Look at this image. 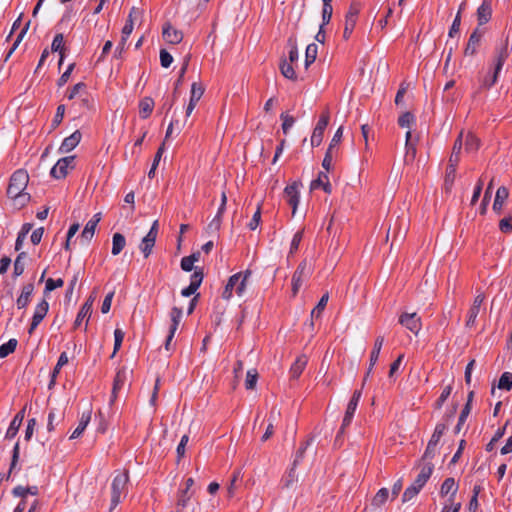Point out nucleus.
I'll return each mask as SVG.
<instances>
[{
  "label": "nucleus",
  "instance_id": "473e14b6",
  "mask_svg": "<svg viewBox=\"0 0 512 512\" xmlns=\"http://www.w3.org/2000/svg\"><path fill=\"white\" fill-rule=\"evenodd\" d=\"M456 167V164L448 163L444 179V189L446 192H450L453 187L456 178Z\"/></svg>",
  "mask_w": 512,
  "mask_h": 512
},
{
  "label": "nucleus",
  "instance_id": "a878e982",
  "mask_svg": "<svg viewBox=\"0 0 512 512\" xmlns=\"http://www.w3.org/2000/svg\"><path fill=\"white\" fill-rule=\"evenodd\" d=\"M308 363V358L305 355H301L297 357L290 368V376L292 379H298L302 372L304 371L306 365Z\"/></svg>",
  "mask_w": 512,
  "mask_h": 512
},
{
  "label": "nucleus",
  "instance_id": "37998d69",
  "mask_svg": "<svg viewBox=\"0 0 512 512\" xmlns=\"http://www.w3.org/2000/svg\"><path fill=\"white\" fill-rule=\"evenodd\" d=\"M63 285H64V281L61 278H58V279L48 278L46 280L45 288L43 291L44 297L45 298L48 297V295L50 294L51 291H53L57 288H60Z\"/></svg>",
  "mask_w": 512,
  "mask_h": 512
},
{
  "label": "nucleus",
  "instance_id": "0e129e2a",
  "mask_svg": "<svg viewBox=\"0 0 512 512\" xmlns=\"http://www.w3.org/2000/svg\"><path fill=\"white\" fill-rule=\"evenodd\" d=\"M261 221V206L258 205L255 213L253 214L250 222L248 223V227L250 230H255Z\"/></svg>",
  "mask_w": 512,
  "mask_h": 512
},
{
  "label": "nucleus",
  "instance_id": "39448f33",
  "mask_svg": "<svg viewBox=\"0 0 512 512\" xmlns=\"http://www.w3.org/2000/svg\"><path fill=\"white\" fill-rule=\"evenodd\" d=\"M398 322L415 335H418L422 328L421 318L418 316L416 312L402 313L399 316Z\"/></svg>",
  "mask_w": 512,
  "mask_h": 512
},
{
  "label": "nucleus",
  "instance_id": "052dcab7",
  "mask_svg": "<svg viewBox=\"0 0 512 512\" xmlns=\"http://www.w3.org/2000/svg\"><path fill=\"white\" fill-rule=\"evenodd\" d=\"M280 118L282 120V130L284 134H287L289 129L294 125L295 119L293 116H290L287 113H282Z\"/></svg>",
  "mask_w": 512,
  "mask_h": 512
},
{
  "label": "nucleus",
  "instance_id": "f257e3e1",
  "mask_svg": "<svg viewBox=\"0 0 512 512\" xmlns=\"http://www.w3.org/2000/svg\"><path fill=\"white\" fill-rule=\"evenodd\" d=\"M29 182V175L23 169L16 170L10 177L7 196L13 200L16 208L24 207L30 201V194L25 192Z\"/></svg>",
  "mask_w": 512,
  "mask_h": 512
},
{
  "label": "nucleus",
  "instance_id": "79ce46f5",
  "mask_svg": "<svg viewBox=\"0 0 512 512\" xmlns=\"http://www.w3.org/2000/svg\"><path fill=\"white\" fill-rule=\"evenodd\" d=\"M318 46L311 43L307 46L305 51V67L308 68L317 58Z\"/></svg>",
  "mask_w": 512,
  "mask_h": 512
},
{
  "label": "nucleus",
  "instance_id": "c03bdc74",
  "mask_svg": "<svg viewBox=\"0 0 512 512\" xmlns=\"http://www.w3.org/2000/svg\"><path fill=\"white\" fill-rule=\"evenodd\" d=\"M192 494L187 492V490L179 491L177 503H176V512H183L184 508L187 506L188 502L191 499Z\"/></svg>",
  "mask_w": 512,
  "mask_h": 512
},
{
  "label": "nucleus",
  "instance_id": "f03ea898",
  "mask_svg": "<svg viewBox=\"0 0 512 512\" xmlns=\"http://www.w3.org/2000/svg\"><path fill=\"white\" fill-rule=\"evenodd\" d=\"M251 274V270L248 269L245 272H238L230 276L222 292V298L225 300L231 299L233 296V292H235V294L238 297L244 296L247 281L250 278Z\"/></svg>",
  "mask_w": 512,
  "mask_h": 512
},
{
  "label": "nucleus",
  "instance_id": "f8f14e48",
  "mask_svg": "<svg viewBox=\"0 0 512 512\" xmlns=\"http://www.w3.org/2000/svg\"><path fill=\"white\" fill-rule=\"evenodd\" d=\"M483 35H484V30H481L480 28H476L470 34L466 48L464 50L465 56L476 55L478 48L480 47Z\"/></svg>",
  "mask_w": 512,
  "mask_h": 512
},
{
  "label": "nucleus",
  "instance_id": "13d9d810",
  "mask_svg": "<svg viewBox=\"0 0 512 512\" xmlns=\"http://www.w3.org/2000/svg\"><path fill=\"white\" fill-rule=\"evenodd\" d=\"M51 50L53 52H64V36L61 33L55 35L52 44Z\"/></svg>",
  "mask_w": 512,
  "mask_h": 512
},
{
  "label": "nucleus",
  "instance_id": "dca6fc26",
  "mask_svg": "<svg viewBox=\"0 0 512 512\" xmlns=\"http://www.w3.org/2000/svg\"><path fill=\"white\" fill-rule=\"evenodd\" d=\"M284 198L292 208V215H295L299 204V189L296 183L286 186L284 189Z\"/></svg>",
  "mask_w": 512,
  "mask_h": 512
},
{
  "label": "nucleus",
  "instance_id": "0eeeda50",
  "mask_svg": "<svg viewBox=\"0 0 512 512\" xmlns=\"http://www.w3.org/2000/svg\"><path fill=\"white\" fill-rule=\"evenodd\" d=\"M431 457V452L429 450H426L422 459L419 461L417 467L420 468V472L416 477V480H418L419 483L426 484L429 478L431 477L434 465L427 461L428 458Z\"/></svg>",
  "mask_w": 512,
  "mask_h": 512
},
{
  "label": "nucleus",
  "instance_id": "c756f323",
  "mask_svg": "<svg viewBox=\"0 0 512 512\" xmlns=\"http://www.w3.org/2000/svg\"><path fill=\"white\" fill-rule=\"evenodd\" d=\"M383 343H384V337L383 336H378L376 338V340H375L373 349H372L371 354H370V363H369V368H368V371H367V375H369L371 373L374 365L378 361L379 354H380V351L382 349Z\"/></svg>",
  "mask_w": 512,
  "mask_h": 512
},
{
  "label": "nucleus",
  "instance_id": "e433bc0d",
  "mask_svg": "<svg viewBox=\"0 0 512 512\" xmlns=\"http://www.w3.org/2000/svg\"><path fill=\"white\" fill-rule=\"evenodd\" d=\"M463 146V133L461 132L455 140L452 153L449 158V163L458 165L460 161V153Z\"/></svg>",
  "mask_w": 512,
  "mask_h": 512
},
{
  "label": "nucleus",
  "instance_id": "2f4dec72",
  "mask_svg": "<svg viewBox=\"0 0 512 512\" xmlns=\"http://www.w3.org/2000/svg\"><path fill=\"white\" fill-rule=\"evenodd\" d=\"M509 191L506 187L501 186L497 189L494 203H493V210L497 213H499L502 209V206L506 199L508 198Z\"/></svg>",
  "mask_w": 512,
  "mask_h": 512
},
{
  "label": "nucleus",
  "instance_id": "423d86ee",
  "mask_svg": "<svg viewBox=\"0 0 512 512\" xmlns=\"http://www.w3.org/2000/svg\"><path fill=\"white\" fill-rule=\"evenodd\" d=\"M329 120V112H324L321 114L311 136V145L313 147H317L322 143L324 131L329 124Z\"/></svg>",
  "mask_w": 512,
  "mask_h": 512
},
{
  "label": "nucleus",
  "instance_id": "4be33fe9",
  "mask_svg": "<svg viewBox=\"0 0 512 512\" xmlns=\"http://www.w3.org/2000/svg\"><path fill=\"white\" fill-rule=\"evenodd\" d=\"M492 16L491 0H484L477 9V21L479 26L489 22Z\"/></svg>",
  "mask_w": 512,
  "mask_h": 512
},
{
  "label": "nucleus",
  "instance_id": "20e7f679",
  "mask_svg": "<svg viewBox=\"0 0 512 512\" xmlns=\"http://www.w3.org/2000/svg\"><path fill=\"white\" fill-rule=\"evenodd\" d=\"M129 480L128 471H124L123 473L117 474L111 485V504L113 507L117 506L121 497L125 492L127 483Z\"/></svg>",
  "mask_w": 512,
  "mask_h": 512
},
{
  "label": "nucleus",
  "instance_id": "338daca9",
  "mask_svg": "<svg viewBox=\"0 0 512 512\" xmlns=\"http://www.w3.org/2000/svg\"><path fill=\"white\" fill-rule=\"evenodd\" d=\"M36 425H37V421L35 418H31L28 420L27 426L25 429V435H24V439L26 441H29L32 438Z\"/></svg>",
  "mask_w": 512,
  "mask_h": 512
},
{
  "label": "nucleus",
  "instance_id": "5fc2aeb1",
  "mask_svg": "<svg viewBox=\"0 0 512 512\" xmlns=\"http://www.w3.org/2000/svg\"><path fill=\"white\" fill-rule=\"evenodd\" d=\"M125 333L122 331V329L116 328L114 330V349L111 357H114L115 354L120 349L123 339H124Z\"/></svg>",
  "mask_w": 512,
  "mask_h": 512
},
{
  "label": "nucleus",
  "instance_id": "49530a36",
  "mask_svg": "<svg viewBox=\"0 0 512 512\" xmlns=\"http://www.w3.org/2000/svg\"><path fill=\"white\" fill-rule=\"evenodd\" d=\"M17 340L12 338L8 342L0 346V358H5L9 354L13 353L17 347Z\"/></svg>",
  "mask_w": 512,
  "mask_h": 512
},
{
  "label": "nucleus",
  "instance_id": "bf43d9fd",
  "mask_svg": "<svg viewBox=\"0 0 512 512\" xmlns=\"http://www.w3.org/2000/svg\"><path fill=\"white\" fill-rule=\"evenodd\" d=\"M303 234H304V229H301L294 234L292 241H291L289 254H294L298 250L299 245L303 239Z\"/></svg>",
  "mask_w": 512,
  "mask_h": 512
},
{
  "label": "nucleus",
  "instance_id": "a18cd8bd",
  "mask_svg": "<svg viewBox=\"0 0 512 512\" xmlns=\"http://www.w3.org/2000/svg\"><path fill=\"white\" fill-rule=\"evenodd\" d=\"M389 491L387 488H381L378 490L374 498L372 499V506L381 507L388 499Z\"/></svg>",
  "mask_w": 512,
  "mask_h": 512
},
{
  "label": "nucleus",
  "instance_id": "ddd939ff",
  "mask_svg": "<svg viewBox=\"0 0 512 512\" xmlns=\"http://www.w3.org/2000/svg\"><path fill=\"white\" fill-rule=\"evenodd\" d=\"M360 398H361V391H359V390L354 391V393L347 405V409H346V412H345V415H344V418L342 421V426H341L342 431L344 430L345 427L350 425L352 418L355 414V411L357 409L358 403L360 401Z\"/></svg>",
  "mask_w": 512,
  "mask_h": 512
},
{
  "label": "nucleus",
  "instance_id": "69168bd1",
  "mask_svg": "<svg viewBox=\"0 0 512 512\" xmlns=\"http://www.w3.org/2000/svg\"><path fill=\"white\" fill-rule=\"evenodd\" d=\"M172 62H173L172 55L167 50L161 49L160 50V63H161V66L164 67V68H168V67H170Z\"/></svg>",
  "mask_w": 512,
  "mask_h": 512
},
{
  "label": "nucleus",
  "instance_id": "de8ad7c7",
  "mask_svg": "<svg viewBox=\"0 0 512 512\" xmlns=\"http://www.w3.org/2000/svg\"><path fill=\"white\" fill-rule=\"evenodd\" d=\"M280 70H281L282 75L285 78L290 79V80L297 79V75L294 71L292 64L288 63L286 60H283L282 63L280 64Z\"/></svg>",
  "mask_w": 512,
  "mask_h": 512
},
{
  "label": "nucleus",
  "instance_id": "774afa93",
  "mask_svg": "<svg viewBox=\"0 0 512 512\" xmlns=\"http://www.w3.org/2000/svg\"><path fill=\"white\" fill-rule=\"evenodd\" d=\"M222 224V218L214 216V218L210 221V223L207 225V232L208 233H216L221 228Z\"/></svg>",
  "mask_w": 512,
  "mask_h": 512
},
{
  "label": "nucleus",
  "instance_id": "8fccbe9b",
  "mask_svg": "<svg viewBox=\"0 0 512 512\" xmlns=\"http://www.w3.org/2000/svg\"><path fill=\"white\" fill-rule=\"evenodd\" d=\"M328 299H329V295L328 293L324 294L321 299L319 300L318 304L316 305V307L311 311V318H319L323 312V310L325 309L326 305H327V302H328Z\"/></svg>",
  "mask_w": 512,
  "mask_h": 512
},
{
  "label": "nucleus",
  "instance_id": "bb28decb",
  "mask_svg": "<svg viewBox=\"0 0 512 512\" xmlns=\"http://www.w3.org/2000/svg\"><path fill=\"white\" fill-rule=\"evenodd\" d=\"M458 490V485L454 478L448 477L444 480V482L441 485L440 493L442 496H445L447 494H451L449 501L453 502L454 496L456 495Z\"/></svg>",
  "mask_w": 512,
  "mask_h": 512
},
{
  "label": "nucleus",
  "instance_id": "6ab92c4d",
  "mask_svg": "<svg viewBox=\"0 0 512 512\" xmlns=\"http://www.w3.org/2000/svg\"><path fill=\"white\" fill-rule=\"evenodd\" d=\"M163 38L170 44H178L183 40V32L176 29L170 23H166L162 30Z\"/></svg>",
  "mask_w": 512,
  "mask_h": 512
},
{
  "label": "nucleus",
  "instance_id": "4c0bfd02",
  "mask_svg": "<svg viewBox=\"0 0 512 512\" xmlns=\"http://www.w3.org/2000/svg\"><path fill=\"white\" fill-rule=\"evenodd\" d=\"M126 245V239L121 233H114L112 237V255L116 256L122 252Z\"/></svg>",
  "mask_w": 512,
  "mask_h": 512
},
{
  "label": "nucleus",
  "instance_id": "72a5a7b5",
  "mask_svg": "<svg viewBox=\"0 0 512 512\" xmlns=\"http://www.w3.org/2000/svg\"><path fill=\"white\" fill-rule=\"evenodd\" d=\"M280 417V412L276 411V409H272L268 418V425L266 427L265 433L262 436V441H266L269 439L274 433V424Z\"/></svg>",
  "mask_w": 512,
  "mask_h": 512
},
{
  "label": "nucleus",
  "instance_id": "9b49d317",
  "mask_svg": "<svg viewBox=\"0 0 512 512\" xmlns=\"http://www.w3.org/2000/svg\"><path fill=\"white\" fill-rule=\"evenodd\" d=\"M74 159V156H68L59 159L50 171L51 176L55 179L65 178L68 174V168L72 167Z\"/></svg>",
  "mask_w": 512,
  "mask_h": 512
},
{
  "label": "nucleus",
  "instance_id": "aec40b11",
  "mask_svg": "<svg viewBox=\"0 0 512 512\" xmlns=\"http://www.w3.org/2000/svg\"><path fill=\"white\" fill-rule=\"evenodd\" d=\"M25 411H26V407L22 408L12 419V421L7 429V432H6L7 439L14 438L16 436V434L18 433L19 428H20V426L24 420V417H25Z\"/></svg>",
  "mask_w": 512,
  "mask_h": 512
},
{
  "label": "nucleus",
  "instance_id": "680f3d73",
  "mask_svg": "<svg viewBox=\"0 0 512 512\" xmlns=\"http://www.w3.org/2000/svg\"><path fill=\"white\" fill-rule=\"evenodd\" d=\"M332 13H333V7H332L331 3L323 4L321 25H327L330 22Z\"/></svg>",
  "mask_w": 512,
  "mask_h": 512
},
{
  "label": "nucleus",
  "instance_id": "4d7b16f0",
  "mask_svg": "<svg viewBox=\"0 0 512 512\" xmlns=\"http://www.w3.org/2000/svg\"><path fill=\"white\" fill-rule=\"evenodd\" d=\"M471 407L469 406V403H466L464 408L462 409L460 416L458 418V423L455 427V433H459L463 424L465 423L469 413H470Z\"/></svg>",
  "mask_w": 512,
  "mask_h": 512
},
{
  "label": "nucleus",
  "instance_id": "6e6552de",
  "mask_svg": "<svg viewBox=\"0 0 512 512\" xmlns=\"http://www.w3.org/2000/svg\"><path fill=\"white\" fill-rule=\"evenodd\" d=\"M49 310V303L47 299L44 297L35 307L32 321L30 327L28 329V333L31 335L34 330L38 327V325L45 318Z\"/></svg>",
  "mask_w": 512,
  "mask_h": 512
},
{
  "label": "nucleus",
  "instance_id": "393cba45",
  "mask_svg": "<svg viewBox=\"0 0 512 512\" xmlns=\"http://www.w3.org/2000/svg\"><path fill=\"white\" fill-rule=\"evenodd\" d=\"M81 140V133L80 131L76 130L73 132L70 136L66 137L61 146H60V152L61 153H68L72 151L80 142Z\"/></svg>",
  "mask_w": 512,
  "mask_h": 512
},
{
  "label": "nucleus",
  "instance_id": "7c9ffc66",
  "mask_svg": "<svg viewBox=\"0 0 512 512\" xmlns=\"http://www.w3.org/2000/svg\"><path fill=\"white\" fill-rule=\"evenodd\" d=\"M319 187H322L328 194L332 192V186L329 182L328 175L324 172H320L318 178L313 180L311 183V189H317Z\"/></svg>",
  "mask_w": 512,
  "mask_h": 512
},
{
  "label": "nucleus",
  "instance_id": "58836bf2",
  "mask_svg": "<svg viewBox=\"0 0 512 512\" xmlns=\"http://www.w3.org/2000/svg\"><path fill=\"white\" fill-rule=\"evenodd\" d=\"M298 482V475L296 474L295 468L292 467L287 474H285L281 480L282 486L285 489L295 488Z\"/></svg>",
  "mask_w": 512,
  "mask_h": 512
},
{
  "label": "nucleus",
  "instance_id": "ea45409f",
  "mask_svg": "<svg viewBox=\"0 0 512 512\" xmlns=\"http://www.w3.org/2000/svg\"><path fill=\"white\" fill-rule=\"evenodd\" d=\"M446 430V424L445 423H439L436 425L434 433L432 437L430 438L428 445L426 448H434L436 447L439 442L440 438L442 437L444 431Z\"/></svg>",
  "mask_w": 512,
  "mask_h": 512
},
{
  "label": "nucleus",
  "instance_id": "e2e57ef3",
  "mask_svg": "<svg viewBox=\"0 0 512 512\" xmlns=\"http://www.w3.org/2000/svg\"><path fill=\"white\" fill-rule=\"evenodd\" d=\"M452 392V386L451 385H447L441 392L439 398L436 400L435 402V406L436 408L440 409L442 407V405L444 404V402L448 399V397L450 396Z\"/></svg>",
  "mask_w": 512,
  "mask_h": 512
},
{
  "label": "nucleus",
  "instance_id": "c9c22d12",
  "mask_svg": "<svg viewBox=\"0 0 512 512\" xmlns=\"http://www.w3.org/2000/svg\"><path fill=\"white\" fill-rule=\"evenodd\" d=\"M154 108V100L150 97L143 98L139 103V114L143 119L148 118Z\"/></svg>",
  "mask_w": 512,
  "mask_h": 512
},
{
  "label": "nucleus",
  "instance_id": "5701e85b",
  "mask_svg": "<svg viewBox=\"0 0 512 512\" xmlns=\"http://www.w3.org/2000/svg\"><path fill=\"white\" fill-rule=\"evenodd\" d=\"M484 301V296L479 294L475 297L472 306L470 307L467 315L466 325L471 327L475 324L476 318L480 312V307Z\"/></svg>",
  "mask_w": 512,
  "mask_h": 512
},
{
  "label": "nucleus",
  "instance_id": "09e8293b",
  "mask_svg": "<svg viewBox=\"0 0 512 512\" xmlns=\"http://www.w3.org/2000/svg\"><path fill=\"white\" fill-rule=\"evenodd\" d=\"M497 387L501 390L509 391L512 388V373L504 372L499 378Z\"/></svg>",
  "mask_w": 512,
  "mask_h": 512
},
{
  "label": "nucleus",
  "instance_id": "c85d7f7f",
  "mask_svg": "<svg viewBox=\"0 0 512 512\" xmlns=\"http://www.w3.org/2000/svg\"><path fill=\"white\" fill-rule=\"evenodd\" d=\"M463 145L466 153L474 154L480 147V140L474 134L468 133L465 136L463 135Z\"/></svg>",
  "mask_w": 512,
  "mask_h": 512
},
{
  "label": "nucleus",
  "instance_id": "4468645a",
  "mask_svg": "<svg viewBox=\"0 0 512 512\" xmlns=\"http://www.w3.org/2000/svg\"><path fill=\"white\" fill-rule=\"evenodd\" d=\"M510 49L508 44V38L505 39V41L501 44L500 47H497L495 50V58H494V70L496 71V74H499L502 70V67L506 61V59L509 57Z\"/></svg>",
  "mask_w": 512,
  "mask_h": 512
},
{
  "label": "nucleus",
  "instance_id": "1a4fd4ad",
  "mask_svg": "<svg viewBox=\"0 0 512 512\" xmlns=\"http://www.w3.org/2000/svg\"><path fill=\"white\" fill-rule=\"evenodd\" d=\"M158 234V221H154L149 232L142 239L140 244V250L143 253L144 257L147 258L152 252V249L156 242V237Z\"/></svg>",
  "mask_w": 512,
  "mask_h": 512
},
{
  "label": "nucleus",
  "instance_id": "864d4df0",
  "mask_svg": "<svg viewBox=\"0 0 512 512\" xmlns=\"http://www.w3.org/2000/svg\"><path fill=\"white\" fill-rule=\"evenodd\" d=\"M414 122L415 117L410 112H405L398 118V125L401 128H410Z\"/></svg>",
  "mask_w": 512,
  "mask_h": 512
},
{
  "label": "nucleus",
  "instance_id": "412c9836",
  "mask_svg": "<svg viewBox=\"0 0 512 512\" xmlns=\"http://www.w3.org/2000/svg\"><path fill=\"white\" fill-rule=\"evenodd\" d=\"M99 221H100V214L97 213L86 223V225L81 233L82 241L89 243L92 240L94 233H95V229H96Z\"/></svg>",
  "mask_w": 512,
  "mask_h": 512
},
{
  "label": "nucleus",
  "instance_id": "a211bd4d",
  "mask_svg": "<svg viewBox=\"0 0 512 512\" xmlns=\"http://www.w3.org/2000/svg\"><path fill=\"white\" fill-rule=\"evenodd\" d=\"M204 93V88L201 84L194 82L191 86V94L188 106L186 108V117H189L195 109L198 101L201 99Z\"/></svg>",
  "mask_w": 512,
  "mask_h": 512
},
{
  "label": "nucleus",
  "instance_id": "9d476101",
  "mask_svg": "<svg viewBox=\"0 0 512 512\" xmlns=\"http://www.w3.org/2000/svg\"><path fill=\"white\" fill-rule=\"evenodd\" d=\"M359 11L360 7L358 4L352 3L350 5L349 10L345 15V27L343 32V37L345 39H348L353 32Z\"/></svg>",
  "mask_w": 512,
  "mask_h": 512
},
{
  "label": "nucleus",
  "instance_id": "3c124183",
  "mask_svg": "<svg viewBox=\"0 0 512 512\" xmlns=\"http://www.w3.org/2000/svg\"><path fill=\"white\" fill-rule=\"evenodd\" d=\"M29 26H30V21H28L25 26L23 27V29L21 30V32L18 34L16 40L14 41L12 47L10 48V50L8 51L7 55H6V60L14 53V51L17 49V47L19 46V44L21 43V41L23 40L25 34L27 33L28 29H29Z\"/></svg>",
  "mask_w": 512,
  "mask_h": 512
},
{
  "label": "nucleus",
  "instance_id": "2eb2a0df",
  "mask_svg": "<svg viewBox=\"0 0 512 512\" xmlns=\"http://www.w3.org/2000/svg\"><path fill=\"white\" fill-rule=\"evenodd\" d=\"M203 277L204 274L202 269L196 268L194 273L191 275L189 286L181 290V295L183 297H189L193 295L200 287L203 281Z\"/></svg>",
  "mask_w": 512,
  "mask_h": 512
},
{
  "label": "nucleus",
  "instance_id": "b1692460",
  "mask_svg": "<svg viewBox=\"0 0 512 512\" xmlns=\"http://www.w3.org/2000/svg\"><path fill=\"white\" fill-rule=\"evenodd\" d=\"M94 298L90 296L87 301L82 305L80 311L77 314V317L74 321V328H78L81 325L83 319L87 318V320L91 317L92 307H93Z\"/></svg>",
  "mask_w": 512,
  "mask_h": 512
},
{
  "label": "nucleus",
  "instance_id": "a19ab883",
  "mask_svg": "<svg viewBox=\"0 0 512 512\" xmlns=\"http://www.w3.org/2000/svg\"><path fill=\"white\" fill-rule=\"evenodd\" d=\"M182 315H183V312H182V309L181 308H178V307H173L171 309V312H170V317H171V325H170V331H171V334H175L177 329H178V326H179V323L181 321V318H182Z\"/></svg>",
  "mask_w": 512,
  "mask_h": 512
},
{
  "label": "nucleus",
  "instance_id": "603ef678",
  "mask_svg": "<svg viewBox=\"0 0 512 512\" xmlns=\"http://www.w3.org/2000/svg\"><path fill=\"white\" fill-rule=\"evenodd\" d=\"M258 379V373L255 369H250L247 371L245 387L248 390H252L255 388Z\"/></svg>",
  "mask_w": 512,
  "mask_h": 512
},
{
  "label": "nucleus",
  "instance_id": "cd10ccee",
  "mask_svg": "<svg viewBox=\"0 0 512 512\" xmlns=\"http://www.w3.org/2000/svg\"><path fill=\"white\" fill-rule=\"evenodd\" d=\"M126 380H127V369L126 368L119 369L116 373V376H115V379L113 382L111 401H114V399L117 397V392L124 386Z\"/></svg>",
  "mask_w": 512,
  "mask_h": 512
},
{
  "label": "nucleus",
  "instance_id": "6e6d98bb",
  "mask_svg": "<svg viewBox=\"0 0 512 512\" xmlns=\"http://www.w3.org/2000/svg\"><path fill=\"white\" fill-rule=\"evenodd\" d=\"M18 459H19V450H13L11 465H10L8 474L6 475V474L0 473V485L2 484V482L4 480H7L10 477L11 473L16 469Z\"/></svg>",
  "mask_w": 512,
  "mask_h": 512
},
{
  "label": "nucleus",
  "instance_id": "7ed1b4c3",
  "mask_svg": "<svg viewBox=\"0 0 512 512\" xmlns=\"http://www.w3.org/2000/svg\"><path fill=\"white\" fill-rule=\"evenodd\" d=\"M312 270V263L307 259H304L300 262L292 276V292L294 296L298 293L303 282L306 281L312 274Z\"/></svg>",
  "mask_w": 512,
  "mask_h": 512
},
{
  "label": "nucleus",
  "instance_id": "f704fd0d",
  "mask_svg": "<svg viewBox=\"0 0 512 512\" xmlns=\"http://www.w3.org/2000/svg\"><path fill=\"white\" fill-rule=\"evenodd\" d=\"M90 419H91V411L84 412L79 420L78 426L75 428V430L71 434L70 439H75V438L79 437L86 429L87 425L90 422Z\"/></svg>",
  "mask_w": 512,
  "mask_h": 512
},
{
  "label": "nucleus",
  "instance_id": "f3484780",
  "mask_svg": "<svg viewBox=\"0 0 512 512\" xmlns=\"http://www.w3.org/2000/svg\"><path fill=\"white\" fill-rule=\"evenodd\" d=\"M34 290L35 286L32 282L23 285L21 293L16 299V306L18 309H25L29 305Z\"/></svg>",
  "mask_w": 512,
  "mask_h": 512
}]
</instances>
